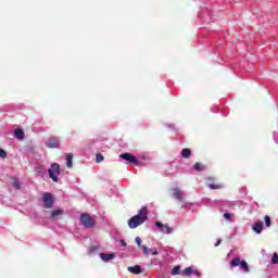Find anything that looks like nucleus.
<instances>
[{"label":"nucleus","mask_w":278,"mask_h":278,"mask_svg":"<svg viewBox=\"0 0 278 278\" xmlns=\"http://www.w3.org/2000/svg\"><path fill=\"white\" fill-rule=\"evenodd\" d=\"M149 219V208L147 206L141 207L137 215L130 217L128 219V227L129 229H136L140 227V225H144Z\"/></svg>","instance_id":"obj_1"},{"label":"nucleus","mask_w":278,"mask_h":278,"mask_svg":"<svg viewBox=\"0 0 278 278\" xmlns=\"http://www.w3.org/2000/svg\"><path fill=\"white\" fill-rule=\"evenodd\" d=\"M48 175L50 179H52V181L58 184V181H60V179L58 178V176L60 175V164L53 163L51 167L48 169Z\"/></svg>","instance_id":"obj_2"},{"label":"nucleus","mask_w":278,"mask_h":278,"mask_svg":"<svg viewBox=\"0 0 278 278\" xmlns=\"http://www.w3.org/2000/svg\"><path fill=\"white\" fill-rule=\"evenodd\" d=\"M54 199H53V194L49 193V192H45L42 194V203H43V207H46V210H51V207H53V203H54Z\"/></svg>","instance_id":"obj_3"},{"label":"nucleus","mask_w":278,"mask_h":278,"mask_svg":"<svg viewBox=\"0 0 278 278\" xmlns=\"http://www.w3.org/2000/svg\"><path fill=\"white\" fill-rule=\"evenodd\" d=\"M80 223L87 229L94 227V219H92L88 214L80 215Z\"/></svg>","instance_id":"obj_4"},{"label":"nucleus","mask_w":278,"mask_h":278,"mask_svg":"<svg viewBox=\"0 0 278 278\" xmlns=\"http://www.w3.org/2000/svg\"><path fill=\"white\" fill-rule=\"evenodd\" d=\"M155 226L157 227L159 231H161V233L170 235L173 233V231H175V229H173V227H169L168 224H162L161 222H156Z\"/></svg>","instance_id":"obj_5"},{"label":"nucleus","mask_w":278,"mask_h":278,"mask_svg":"<svg viewBox=\"0 0 278 278\" xmlns=\"http://www.w3.org/2000/svg\"><path fill=\"white\" fill-rule=\"evenodd\" d=\"M122 160H126V162H129V164H135V166H138L140 162L138 159L129 153H123L119 155Z\"/></svg>","instance_id":"obj_6"},{"label":"nucleus","mask_w":278,"mask_h":278,"mask_svg":"<svg viewBox=\"0 0 278 278\" xmlns=\"http://www.w3.org/2000/svg\"><path fill=\"white\" fill-rule=\"evenodd\" d=\"M46 147H48V149H60V138L52 137L48 139Z\"/></svg>","instance_id":"obj_7"},{"label":"nucleus","mask_w":278,"mask_h":278,"mask_svg":"<svg viewBox=\"0 0 278 278\" xmlns=\"http://www.w3.org/2000/svg\"><path fill=\"white\" fill-rule=\"evenodd\" d=\"M184 275H186V277H192V275H194L195 277H201V273L193 267H187L184 270Z\"/></svg>","instance_id":"obj_8"},{"label":"nucleus","mask_w":278,"mask_h":278,"mask_svg":"<svg viewBox=\"0 0 278 278\" xmlns=\"http://www.w3.org/2000/svg\"><path fill=\"white\" fill-rule=\"evenodd\" d=\"M173 197H175L177 201H184V192L180 191L179 188L173 189Z\"/></svg>","instance_id":"obj_9"},{"label":"nucleus","mask_w":278,"mask_h":278,"mask_svg":"<svg viewBox=\"0 0 278 278\" xmlns=\"http://www.w3.org/2000/svg\"><path fill=\"white\" fill-rule=\"evenodd\" d=\"M114 257H116V255L114 254L100 253V258L102 260V262H112Z\"/></svg>","instance_id":"obj_10"},{"label":"nucleus","mask_w":278,"mask_h":278,"mask_svg":"<svg viewBox=\"0 0 278 278\" xmlns=\"http://www.w3.org/2000/svg\"><path fill=\"white\" fill-rule=\"evenodd\" d=\"M128 273H132V275H140V273H142V268L140 265L130 266L128 267Z\"/></svg>","instance_id":"obj_11"},{"label":"nucleus","mask_w":278,"mask_h":278,"mask_svg":"<svg viewBox=\"0 0 278 278\" xmlns=\"http://www.w3.org/2000/svg\"><path fill=\"white\" fill-rule=\"evenodd\" d=\"M252 229H253V231H255V233H262V230L264 229V226L262 225V222H256L252 226Z\"/></svg>","instance_id":"obj_12"},{"label":"nucleus","mask_w":278,"mask_h":278,"mask_svg":"<svg viewBox=\"0 0 278 278\" xmlns=\"http://www.w3.org/2000/svg\"><path fill=\"white\" fill-rule=\"evenodd\" d=\"M14 136L15 138H17V140H23V138H25V132L23 131V129L17 128L14 131Z\"/></svg>","instance_id":"obj_13"},{"label":"nucleus","mask_w":278,"mask_h":278,"mask_svg":"<svg viewBox=\"0 0 278 278\" xmlns=\"http://www.w3.org/2000/svg\"><path fill=\"white\" fill-rule=\"evenodd\" d=\"M224 218L227 223H233V220H236V215L233 213H224Z\"/></svg>","instance_id":"obj_14"},{"label":"nucleus","mask_w":278,"mask_h":278,"mask_svg":"<svg viewBox=\"0 0 278 278\" xmlns=\"http://www.w3.org/2000/svg\"><path fill=\"white\" fill-rule=\"evenodd\" d=\"M66 166L67 168H73V153L66 154Z\"/></svg>","instance_id":"obj_15"},{"label":"nucleus","mask_w":278,"mask_h":278,"mask_svg":"<svg viewBox=\"0 0 278 278\" xmlns=\"http://www.w3.org/2000/svg\"><path fill=\"white\" fill-rule=\"evenodd\" d=\"M62 214H64V210L56 208V210L52 211L51 218H58L59 216H62Z\"/></svg>","instance_id":"obj_16"},{"label":"nucleus","mask_w":278,"mask_h":278,"mask_svg":"<svg viewBox=\"0 0 278 278\" xmlns=\"http://www.w3.org/2000/svg\"><path fill=\"white\" fill-rule=\"evenodd\" d=\"M242 260H240V257H235L232 258V261L230 262V268H236V266H240Z\"/></svg>","instance_id":"obj_17"},{"label":"nucleus","mask_w":278,"mask_h":278,"mask_svg":"<svg viewBox=\"0 0 278 278\" xmlns=\"http://www.w3.org/2000/svg\"><path fill=\"white\" fill-rule=\"evenodd\" d=\"M240 268H241V270H243V271H245V273H249L250 271V269H249V264L245 262V261H241V263H240Z\"/></svg>","instance_id":"obj_18"},{"label":"nucleus","mask_w":278,"mask_h":278,"mask_svg":"<svg viewBox=\"0 0 278 278\" xmlns=\"http://www.w3.org/2000/svg\"><path fill=\"white\" fill-rule=\"evenodd\" d=\"M190 155H192V152L190 151V149H184L181 151V156L185 157L186 160H188V157H190Z\"/></svg>","instance_id":"obj_19"},{"label":"nucleus","mask_w":278,"mask_h":278,"mask_svg":"<svg viewBox=\"0 0 278 278\" xmlns=\"http://www.w3.org/2000/svg\"><path fill=\"white\" fill-rule=\"evenodd\" d=\"M193 168H194V170H198L199 173H201V170H205V165H203L201 163H195Z\"/></svg>","instance_id":"obj_20"},{"label":"nucleus","mask_w":278,"mask_h":278,"mask_svg":"<svg viewBox=\"0 0 278 278\" xmlns=\"http://www.w3.org/2000/svg\"><path fill=\"white\" fill-rule=\"evenodd\" d=\"M103 160H104L103 154H101V153L96 154L97 164H101V162H103Z\"/></svg>","instance_id":"obj_21"},{"label":"nucleus","mask_w":278,"mask_h":278,"mask_svg":"<svg viewBox=\"0 0 278 278\" xmlns=\"http://www.w3.org/2000/svg\"><path fill=\"white\" fill-rule=\"evenodd\" d=\"M97 251H99V247L93 245V247L89 248L88 254L92 255V253H97Z\"/></svg>","instance_id":"obj_22"},{"label":"nucleus","mask_w":278,"mask_h":278,"mask_svg":"<svg viewBox=\"0 0 278 278\" xmlns=\"http://www.w3.org/2000/svg\"><path fill=\"white\" fill-rule=\"evenodd\" d=\"M141 249L143 251V255H149V253L153 251V249H149L147 245H142Z\"/></svg>","instance_id":"obj_23"},{"label":"nucleus","mask_w":278,"mask_h":278,"mask_svg":"<svg viewBox=\"0 0 278 278\" xmlns=\"http://www.w3.org/2000/svg\"><path fill=\"white\" fill-rule=\"evenodd\" d=\"M264 220H265V227H270V225H271L270 216L266 215L264 217Z\"/></svg>","instance_id":"obj_24"},{"label":"nucleus","mask_w":278,"mask_h":278,"mask_svg":"<svg viewBox=\"0 0 278 278\" xmlns=\"http://www.w3.org/2000/svg\"><path fill=\"white\" fill-rule=\"evenodd\" d=\"M180 270H181V267L175 266V267L172 269V275H179Z\"/></svg>","instance_id":"obj_25"},{"label":"nucleus","mask_w":278,"mask_h":278,"mask_svg":"<svg viewBox=\"0 0 278 278\" xmlns=\"http://www.w3.org/2000/svg\"><path fill=\"white\" fill-rule=\"evenodd\" d=\"M13 186L16 190H21V182L18 181V179L13 180Z\"/></svg>","instance_id":"obj_26"},{"label":"nucleus","mask_w":278,"mask_h":278,"mask_svg":"<svg viewBox=\"0 0 278 278\" xmlns=\"http://www.w3.org/2000/svg\"><path fill=\"white\" fill-rule=\"evenodd\" d=\"M135 242L139 249H142V239L140 237H136Z\"/></svg>","instance_id":"obj_27"},{"label":"nucleus","mask_w":278,"mask_h":278,"mask_svg":"<svg viewBox=\"0 0 278 278\" xmlns=\"http://www.w3.org/2000/svg\"><path fill=\"white\" fill-rule=\"evenodd\" d=\"M208 188H210L211 190H218V188H220V185L210 184V185H208Z\"/></svg>","instance_id":"obj_28"},{"label":"nucleus","mask_w":278,"mask_h":278,"mask_svg":"<svg viewBox=\"0 0 278 278\" xmlns=\"http://www.w3.org/2000/svg\"><path fill=\"white\" fill-rule=\"evenodd\" d=\"M271 264H278V255H277V253H274V255L271 257Z\"/></svg>","instance_id":"obj_29"},{"label":"nucleus","mask_w":278,"mask_h":278,"mask_svg":"<svg viewBox=\"0 0 278 278\" xmlns=\"http://www.w3.org/2000/svg\"><path fill=\"white\" fill-rule=\"evenodd\" d=\"M0 157H8V153L5 152V150L0 148Z\"/></svg>","instance_id":"obj_30"},{"label":"nucleus","mask_w":278,"mask_h":278,"mask_svg":"<svg viewBox=\"0 0 278 278\" xmlns=\"http://www.w3.org/2000/svg\"><path fill=\"white\" fill-rule=\"evenodd\" d=\"M119 244H121V247H127V242H125V240H123V239L119 241Z\"/></svg>","instance_id":"obj_31"},{"label":"nucleus","mask_w":278,"mask_h":278,"mask_svg":"<svg viewBox=\"0 0 278 278\" xmlns=\"http://www.w3.org/2000/svg\"><path fill=\"white\" fill-rule=\"evenodd\" d=\"M151 254H152V255H160V253L157 252V250H154V251L152 250V251H151Z\"/></svg>","instance_id":"obj_32"},{"label":"nucleus","mask_w":278,"mask_h":278,"mask_svg":"<svg viewBox=\"0 0 278 278\" xmlns=\"http://www.w3.org/2000/svg\"><path fill=\"white\" fill-rule=\"evenodd\" d=\"M220 242H223L222 240H218L216 243H215V247H220Z\"/></svg>","instance_id":"obj_33"},{"label":"nucleus","mask_w":278,"mask_h":278,"mask_svg":"<svg viewBox=\"0 0 278 278\" xmlns=\"http://www.w3.org/2000/svg\"><path fill=\"white\" fill-rule=\"evenodd\" d=\"M37 173H45V170H42L41 168H37Z\"/></svg>","instance_id":"obj_34"}]
</instances>
